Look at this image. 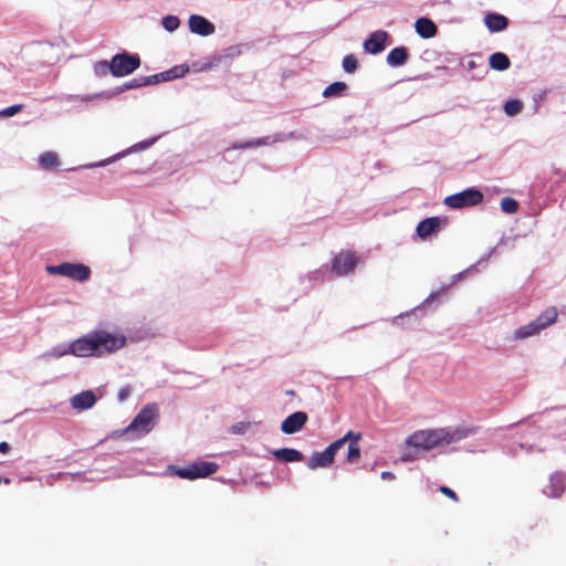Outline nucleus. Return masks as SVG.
Masks as SVG:
<instances>
[{
    "mask_svg": "<svg viewBox=\"0 0 566 566\" xmlns=\"http://www.w3.org/2000/svg\"><path fill=\"white\" fill-rule=\"evenodd\" d=\"M416 33L424 40L432 39L438 33L437 24L427 17H420L415 22Z\"/></svg>",
    "mask_w": 566,
    "mask_h": 566,
    "instance_id": "21",
    "label": "nucleus"
},
{
    "mask_svg": "<svg viewBox=\"0 0 566 566\" xmlns=\"http://www.w3.org/2000/svg\"><path fill=\"white\" fill-rule=\"evenodd\" d=\"M509 23V18L497 12H488L484 15V24L491 33L504 31Z\"/></svg>",
    "mask_w": 566,
    "mask_h": 566,
    "instance_id": "20",
    "label": "nucleus"
},
{
    "mask_svg": "<svg viewBox=\"0 0 566 566\" xmlns=\"http://www.w3.org/2000/svg\"><path fill=\"white\" fill-rule=\"evenodd\" d=\"M144 76H138V77H134L127 82H125L124 84L119 85V86H115L111 90H106V91H103L101 93H97V94H88V95H85L82 97V101L84 102H90V101H93L94 98H97V97H105V98H112L125 91H129V90H135V88H140V87H144L146 86L145 83H144Z\"/></svg>",
    "mask_w": 566,
    "mask_h": 566,
    "instance_id": "9",
    "label": "nucleus"
},
{
    "mask_svg": "<svg viewBox=\"0 0 566 566\" xmlns=\"http://www.w3.org/2000/svg\"><path fill=\"white\" fill-rule=\"evenodd\" d=\"M10 450H11V446L8 442H6V441L0 442V453L7 454L10 452Z\"/></svg>",
    "mask_w": 566,
    "mask_h": 566,
    "instance_id": "51",
    "label": "nucleus"
},
{
    "mask_svg": "<svg viewBox=\"0 0 566 566\" xmlns=\"http://www.w3.org/2000/svg\"><path fill=\"white\" fill-rule=\"evenodd\" d=\"M380 476L382 480H394L395 479V474L390 471L381 472Z\"/></svg>",
    "mask_w": 566,
    "mask_h": 566,
    "instance_id": "53",
    "label": "nucleus"
},
{
    "mask_svg": "<svg viewBox=\"0 0 566 566\" xmlns=\"http://www.w3.org/2000/svg\"><path fill=\"white\" fill-rule=\"evenodd\" d=\"M483 192L476 187H469L457 193L447 196L444 205L453 210L474 207L483 201Z\"/></svg>",
    "mask_w": 566,
    "mask_h": 566,
    "instance_id": "7",
    "label": "nucleus"
},
{
    "mask_svg": "<svg viewBox=\"0 0 566 566\" xmlns=\"http://www.w3.org/2000/svg\"><path fill=\"white\" fill-rule=\"evenodd\" d=\"M161 25L167 32L171 33L179 28L180 20L177 15L168 14L161 19Z\"/></svg>",
    "mask_w": 566,
    "mask_h": 566,
    "instance_id": "37",
    "label": "nucleus"
},
{
    "mask_svg": "<svg viewBox=\"0 0 566 566\" xmlns=\"http://www.w3.org/2000/svg\"><path fill=\"white\" fill-rule=\"evenodd\" d=\"M189 72V65L187 64H178L175 65L166 71H164V74L167 77V81H172L177 78L184 77Z\"/></svg>",
    "mask_w": 566,
    "mask_h": 566,
    "instance_id": "30",
    "label": "nucleus"
},
{
    "mask_svg": "<svg viewBox=\"0 0 566 566\" xmlns=\"http://www.w3.org/2000/svg\"><path fill=\"white\" fill-rule=\"evenodd\" d=\"M342 67L345 73L354 74L359 67L357 57L352 53L345 55L342 61Z\"/></svg>",
    "mask_w": 566,
    "mask_h": 566,
    "instance_id": "35",
    "label": "nucleus"
},
{
    "mask_svg": "<svg viewBox=\"0 0 566 566\" xmlns=\"http://www.w3.org/2000/svg\"><path fill=\"white\" fill-rule=\"evenodd\" d=\"M224 52H226V56H228V57H234L241 53L239 46H237V45H231V46L227 48Z\"/></svg>",
    "mask_w": 566,
    "mask_h": 566,
    "instance_id": "49",
    "label": "nucleus"
},
{
    "mask_svg": "<svg viewBox=\"0 0 566 566\" xmlns=\"http://www.w3.org/2000/svg\"><path fill=\"white\" fill-rule=\"evenodd\" d=\"M112 75L114 77H124L133 74L142 64L140 56L137 53H130L126 50L114 54L111 57Z\"/></svg>",
    "mask_w": 566,
    "mask_h": 566,
    "instance_id": "6",
    "label": "nucleus"
},
{
    "mask_svg": "<svg viewBox=\"0 0 566 566\" xmlns=\"http://www.w3.org/2000/svg\"><path fill=\"white\" fill-rule=\"evenodd\" d=\"M566 474L562 471H556L549 475V484L543 490V493L552 499L562 496L566 489Z\"/></svg>",
    "mask_w": 566,
    "mask_h": 566,
    "instance_id": "18",
    "label": "nucleus"
},
{
    "mask_svg": "<svg viewBox=\"0 0 566 566\" xmlns=\"http://www.w3.org/2000/svg\"><path fill=\"white\" fill-rule=\"evenodd\" d=\"M282 140H283V134L279 133V134H275L273 137L272 136H263V137H259V138L249 139L245 142H234L228 148H226V151L269 146L273 143L282 142Z\"/></svg>",
    "mask_w": 566,
    "mask_h": 566,
    "instance_id": "13",
    "label": "nucleus"
},
{
    "mask_svg": "<svg viewBox=\"0 0 566 566\" xmlns=\"http://www.w3.org/2000/svg\"><path fill=\"white\" fill-rule=\"evenodd\" d=\"M339 439L344 440V446L347 442L349 443L350 441H355V443H358V441L361 439V433L349 430Z\"/></svg>",
    "mask_w": 566,
    "mask_h": 566,
    "instance_id": "44",
    "label": "nucleus"
},
{
    "mask_svg": "<svg viewBox=\"0 0 566 566\" xmlns=\"http://www.w3.org/2000/svg\"><path fill=\"white\" fill-rule=\"evenodd\" d=\"M360 458V447L355 441H350L348 444L346 460L349 463L356 462Z\"/></svg>",
    "mask_w": 566,
    "mask_h": 566,
    "instance_id": "39",
    "label": "nucleus"
},
{
    "mask_svg": "<svg viewBox=\"0 0 566 566\" xmlns=\"http://www.w3.org/2000/svg\"><path fill=\"white\" fill-rule=\"evenodd\" d=\"M556 318V310L554 307L547 308L526 325L516 328L514 331L513 339H526L535 336L539 334L541 331L555 323Z\"/></svg>",
    "mask_w": 566,
    "mask_h": 566,
    "instance_id": "5",
    "label": "nucleus"
},
{
    "mask_svg": "<svg viewBox=\"0 0 566 566\" xmlns=\"http://www.w3.org/2000/svg\"><path fill=\"white\" fill-rule=\"evenodd\" d=\"M94 74L97 76V77H104L106 76L108 73L112 74V62L111 60L109 61H106V60H101V61H97L95 64H94Z\"/></svg>",
    "mask_w": 566,
    "mask_h": 566,
    "instance_id": "36",
    "label": "nucleus"
},
{
    "mask_svg": "<svg viewBox=\"0 0 566 566\" xmlns=\"http://www.w3.org/2000/svg\"><path fill=\"white\" fill-rule=\"evenodd\" d=\"M410 57L409 49L403 45L391 49L386 57V62L390 67L403 66Z\"/></svg>",
    "mask_w": 566,
    "mask_h": 566,
    "instance_id": "22",
    "label": "nucleus"
},
{
    "mask_svg": "<svg viewBox=\"0 0 566 566\" xmlns=\"http://www.w3.org/2000/svg\"><path fill=\"white\" fill-rule=\"evenodd\" d=\"M523 109V102L518 98H510L503 105V111L507 116H515Z\"/></svg>",
    "mask_w": 566,
    "mask_h": 566,
    "instance_id": "32",
    "label": "nucleus"
},
{
    "mask_svg": "<svg viewBox=\"0 0 566 566\" xmlns=\"http://www.w3.org/2000/svg\"><path fill=\"white\" fill-rule=\"evenodd\" d=\"M344 447V440H340V439H337L335 441H333L332 443H329L325 450L327 451V453L333 458V460L335 459V455L336 453Z\"/></svg>",
    "mask_w": 566,
    "mask_h": 566,
    "instance_id": "42",
    "label": "nucleus"
},
{
    "mask_svg": "<svg viewBox=\"0 0 566 566\" xmlns=\"http://www.w3.org/2000/svg\"><path fill=\"white\" fill-rule=\"evenodd\" d=\"M448 223L444 217H427L422 219L416 228V233L421 240L429 239L432 234L439 232V230Z\"/></svg>",
    "mask_w": 566,
    "mask_h": 566,
    "instance_id": "11",
    "label": "nucleus"
},
{
    "mask_svg": "<svg viewBox=\"0 0 566 566\" xmlns=\"http://www.w3.org/2000/svg\"><path fill=\"white\" fill-rule=\"evenodd\" d=\"M273 458L277 461L291 463V462H301L304 460V454L293 448H280L271 451Z\"/></svg>",
    "mask_w": 566,
    "mask_h": 566,
    "instance_id": "24",
    "label": "nucleus"
},
{
    "mask_svg": "<svg viewBox=\"0 0 566 566\" xmlns=\"http://www.w3.org/2000/svg\"><path fill=\"white\" fill-rule=\"evenodd\" d=\"M322 277V273L321 271H315V272H312L308 274V280L310 281H317Z\"/></svg>",
    "mask_w": 566,
    "mask_h": 566,
    "instance_id": "52",
    "label": "nucleus"
},
{
    "mask_svg": "<svg viewBox=\"0 0 566 566\" xmlns=\"http://www.w3.org/2000/svg\"><path fill=\"white\" fill-rule=\"evenodd\" d=\"M65 355H71V350L69 348V344L61 343L52 347L50 350L45 352L42 356L45 358L55 357L60 358Z\"/></svg>",
    "mask_w": 566,
    "mask_h": 566,
    "instance_id": "34",
    "label": "nucleus"
},
{
    "mask_svg": "<svg viewBox=\"0 0 566 566\" xmlns=\"http://www.w3.org/2000/svg\"><path fill=\"white\" fill-rule=\"evenodd\" d=\"M221 61L220 56H214L212 62L203 63L199 65V63H192V66L198 72H203L209 70L212 65H217Z\"/></svg>",
    "mask_w": 566,
    "mask_h": 566,
    "instance_id": "43",
    "label": "nucleus"
},
{
    "mask_svg": "<svg viewBox=\"0 0 566 566\" xmlns=\"http://www.w3.org/2000/svg\"><path fill=\"white\" fill-rule=\"evenodd\" d=\"M478 431L476 426L418 430L406 439L407 449L401 453L400 460L412 462L419 457L420 451H430L459 442Z\"/></svg>",
    "mask_w": 566,
    "mask_h": 566,
    "instance_id": "1",
    "label": "nucleus"
},
{
    "mask_svg": "<svg viewBox=\"0 0 566 566\" xmlns=\"http://www.w3.org/2000/svg\"><path fill=\"white\" fill-rule=\"evenodd\" d=\"M348 85L345 82L336 81L327 85L323 91V97L336 98L346 94Z\"/></svg>",
    "mask_w": 566,
    "mask_h": 566,
    "instance_id": "27",
    "label": "nucleus"
},
{
    "mask_svg": "<svg viewBox=\"0 0 566 566\" xmlns=\"http://www.w3.org/2000/svg\"><path fill=\"white\" fill-rule=\"evenodd\" d=\"M39 164L43 169L50 170L60 165V159L56 153L45 151L40 155Z\"/></svg>",
    "mask_w": 566,
    "mask_h": 566,
    "instance_id": "29",
    "label": "nucleus"
},
{
    "mask_svg": "<svg viewBox=\"0 0 566 566\" xmlns=\"http://www.w3.org/2000/svg\"><path fill=\"white\" fill-rule=\"evenodd\" d=\"M539 431L536 428L528 427L527 432L524 436V440L514 442V447H503V452L510 457H515L517 453V449L525 450L526 452H532L535 449V438L538 436Z\"/></svg>",
    "mask_w": 566,
    "mask_h": 566,
    "instance_id": "12",
    "label": "nucleus"
},
{
    "mask_svg": "<svg viewBox=\"0 0 566 566\" xmlns=\"http://www.w3.org/2000/svg\"><path fill=\"white\" fill-rule=\"evenodd\" d=\"M126 342L124 335L95 329L69 343V348L75 357H103L123 348Z\"/></svg>",
    "mask_w": 566,
    "mask_h": 566,
    "instance_id": "2",
    "label": "nucleus"
},
{
    "mask_svg": "<svg viewBox=\"0 0 566 566\" xmlns=\"http://www.w3.org/2000/svg\"><path fill=\"white\" fill-rule=\"evenodd\" d=\"M158 418L159 408L157 403H147L138 411L128 427L122 431L120 436L130 432L137 433L138 437L148 434L155 427Z\"/></svg>",
    "mask_w": 566,
    "mask_h": 566,
    "instance_id": "4",
    "label": "nucleus"
},
{
    "mask_svg": "<svg viewBox=\"0 0 566 566\" xmlns=\"http://www.w3.org/2000/svg\"><path fill=\"white\" fill-rule=\"evenodd\" d=\"M440 492H441L442 494H444L446 496H448L449 499H451V500H453V501H455V502L458 501V495H457V493H455L452 489H450L449 486L441 485V486H440Z\"/></svg>",
    "mask_w": 566,
    "mask_h": 566,
    "instance_id": "47",
    "label": "nucleus"
},
{
    "mask_svg": "<svg viewBox=\"0 0 566 566\" xmlns=\"http://www.w3.org/2000/svg\"><path fill=\"white\" fill-rule=\"evenodd\" d=\"M357 264V258L350 251L342 252L333 259V270L339 275L353 272Z\"/></svg>",
    "mask_w": 566,
    "mask_h": 566,
    "instance_id": "16",
    "label": "nucleus"
},
{
    "mask_svg": "<svg viewBox=\"0 0 566 566\" xmlns=\"http://www.w3.org/2000/svg\"><path fill=\"white\" fill-rule=\"evenodd\" d=\"M62 276L81 283L86 282L91 277V269L83 263L64 262Z\"/></svg>",
    "mask_w": 566,
    "mask_h": 566,
    "instance_id": "17",
    "label": "nucleus"
},
{
    "mask_svg": "<svg viewBox=\"0 0 566 566\" xmlns=\"http://www.w3.org/2000/svg\"><path fill=\"white\" fill-rule=\"evenodd\" d=\"M159 137H160V135L154 136L148 139L140 140L138 143H136L135 145L130 146L129 148H127L126 150L120 151L113 157H109L107 159H104V160H101L97 163H93L90 165L81 166V168L87 169V168H94V167H104L108 164L114 163L115 160H117L119 158L125 157L126 155H128L130 153L142 151V150H146V149L150 148L159 139Z\"/></svg>",
    "mask_w": 566,
    "mask_h": 566,
    "instance_id": "8",
    "label": "nucleus"
},
{
    "mask_svg": "<svg viewBox=\"0 0 566 566\" xmlns=\"http://www.w3.org/2000/svg\"><path fill=\"white\" fill-rule=\"evenodd\" d=\"M492 252H493V249H492V250H490V252H489V253H486L485 255L481 256V258L478 260V262H476V263H474V264L470 265L468 269H465V270L461 271L460 273L452 275L450 285H452V284L457 283L458 281H460V280L464 279V277H465L469 273H471V272H479L478 266H479L480 264L488 263V260H489V258H490V255H491V253H492Z\"/></svg>",
    "mask_w": 566,
    "mask_h": 566,
    "instance_id": "28",
    "label": "nucleus"
},
{
    "mask_svg": "<svg viewBox=\"0 0 566 566\" xmlns=\"http://www.w3.org/2000/svg\"><path fill=\"white\" fill-rule=\"evenodd\" d=\"M333 458L327 453V451L324 449L323 451L318 452L315 451L308 459L306 465L311 470H316L318 468H328L333 464Z\"/></svg>",
    "mask_w": 566,
    "mask_h": 566,
    "instance_id": "25",
    "label": "nucleus"
},
{
    "mask_svg": "<svg viewBox=\"0 0 566 566\" xmlns=\"http://www.w3.org/2000/svg\"><path fill=\"white\" fill-rule=\"evenodd\" d=\"M467 69H468L469 71H475V70H476V72H474V73L472 74V78L481 80V78H483V77H484V75L486 74V69H485V66H484L482 63L478 64V63H476L475 61H473V60H470V61L468 62V64H467Z\"/></svg>",
    "mask_w": 566,
    "mask_h": 566,
    "instance_id": "38",
    "label": "nucleus"
},
{
    "mask_svg": "<svg viewBox=\"0 0 566 566\" xmlns=\"http://www.w3.org/2000/svg\"><path fill=\"white\" fill-rule=\"evenodd\" d=\"M130 392H132V389H130V387H129V386L123 387V388L118 391V394H117V400H118L119 402L125 401V400L129 397Z\"/></svg>",
    "mask_w": 566,
    "mask_h": 566,
    "instance_id": "48",
    "label": "nucleus"
},
{
    "mask_svg": "<svg viewBox=\"0 0 566 566\" xmlns=\"http://www.w3.org/2000/svg\"><path fill=\"white\" fill-rule=\"evenodd\" d=\"M1 482H4L6 484H9L10 483V479H8V478L1 479L0 478V483Z\"/></svg>",
    "mask_w": 566,
    "mask_h": 566,
    "instance_id": "54",
    "label": "nucleus"
},
{
    "mask_svg": "<svg viewBox=\"0 0 566 566\" xmlns=\"http://www.w3.org/2000/svg\"><path fill=\"white\" fill-rule=\"evenodd\" d=\"M167 472L170 475L178 476V478H180L182 480L193 481L192 476H191V471H190L189 464H187L185 467H179V465H176V464H169L167 467Z\"/></svg>",
    "mask_w": 566,
    "mask_h": 566,
    "instance_id": "31",
    "label": "nucleus"
},
{
    "mask_svg": "<svg viewBox=\"0 0 566 566\" xmlns=\"http://www.w3.org/2000/svg\"><path fill=\"white\" fill-rule=\"evenodd\" d=\"M547 95V91L544 90V91H541L536 94L533 95V101H534V112L536 113L538 111V103L544 101L545 97Z\"/></svg>",
    "mask_w": 566,
    "mask_h": 566,
    "instance_id": "46",
    "label": "nucleus"
},
{
    "mask_svg": "<svg viewBox=\"0 0 566 566\" xmlns=\"http://www.w3.org/2000/svg\"><path fill=\"white\" fill-rule=\"evenodd\" d=\"M245 423L238 422L231 427V432L234 434H241L244 432Z\"/></svg>",
    "mask_w": 566,
    "mask_h": 566,
    "instance_id": "50",
    "label": "nucleus"
},
{
    "mask_svg": "<svg viewBox=\"0 0 566 566\" xmlns=\"http://www.w3.org/2000/svg\"><path fill=\"white\" fill-rule=\"evenodd\" d=\"M192 480L206 479L216 473L219 464L212 461L197 460L189 463Z\"/></svg>",
    "mask_w": 566,
    "mask_h": 566,
    "instance_id": "19",
    "label": "nucleus"
},
{
    "mask_svg": "<svg viewBox=\"0 0 566 566\" xmlns=\"http://www.w3.org/2000/svg\"><path fill=\"white\" fill-rule=\"evenodd\" d=\"M144 80H145L144 83L146 86L156 85V84H159L163 82H168L164 72L144 76Z\"/></svg>",
    "mask_w": 566,
    "mask_h": 566,
    "instance_id": "40",
    "label": "nucleus"
},
{
    "mask_svg": "<svg viewBox=\"0 0 566 566\" xmlns=\"http://www.w3.org/2000/svg\"><path fill=\"white\" fill-rule=\"evenodd\" d=\"M96 400L97 398L93 390H84L74 395L70 401L73 409L87 410L95 405Z\"/></svg>",
    "mask_w": 566,
    "mask_h": 566,
    "instance_id": "23",
    "label": "nucleus"
},
{
    "mask_svg": "<svg viewBox=\"0 0 566 566\" xmlns=\"http://www.w3.org/2000/svg\"><path fill=\"white\" fill-rule=\"evenodd\" d=\"M23 108L22 104H13L0 111V118L11 117L21 112Z\"/></svg>",
    "mask_w": 566,
    "mask_h": 566,
    "instance_id": "41",
    "label": "nucleus"
},
{
    "mask_svg": "<svg viewBox=\"0 0 566 566\" xmlns=\"http://www.w3.org/2000/svg\"><path fill=\"white\" fill-rule=\"evenodd\" d=\"M188 27L191 33L200 36H209L216 32L214 24L200 14H191L188 19Z\"/></svg>",
    "mask_w": 566,
    "mask_h": 566,
    "instance_id": "14",
    "label": "nucleus"
},
{
    "mask_svg": "<svg viewBox=\"0 0 566 566\" xmlns=\"http://www.w3.org/2000/svg\"><path fill=\"white\" fill-rule=\"evenodd\" d=\"M390 39V34L385 30L371 32L363 42V49L366 53L377 55L381 53Z\"/></svg>",
    "mask_w": 566,
    "mask_h": 566,
    "instance_id": "10",
    "label": "nucleus"
},
{
    "mask_svg": "<svg viewBox=\"0 0 566 566\" xmlns=\"http://www.w3.org/2000/svg\"><path fill=\"white\" fill-rule=\"evenodd\" d=\"M489 65L494 71L503 72L510 69L511 60L503 52H494L489 56Z\"/></svg>",
    "mask_w": 566,
    "mask_h": 566,
    "instance_id": "26",
    "label": "nucleus"
},
{
    "mask_svg": "<svg viewBox=\"0 0 566 566\" xmlns=\"http://www.w3.org/2000/svg\"><path fill=\"white\" fill-rule=\"evenodd\" d=\"M448 286L443 285L440 290L431 292L426 300L410 311L400 313L391 318L392 324L400 325L405 328L416 329L420 324V319L433 313L441 304L439 297L447 291Z\"/></svg>",
    "mask_w": 566,
    "mask_h": 566,
    "instance_id": "3",
    "label": "nucleus"
},
{
    "mask_svg": "<svg viewBox=\"0 0 566 566\" xmlns=\"http://www.w3.org/2000/svg\"><path fill=\"white\" fill-rule=\"evenodd\" d=\"M308 420L305 411H294L289 415L281 423V431L285 434H294L302 430Z\"/></svg>",
    "mask_w": 566,
    "mask_h": 566,
    "instance_id": "15",
    "label": "nucleus"
},
{
    "mask_svg": "<svg viewBox=\"0 0 566 566\" xmlns=\"http://www.w3.org/2000/svg\"><path fill=\"white\" fill-rule=\"evenodd\" d=\"M500 208L502 212L506 214H514L517 212L520 208V203L516 199L512 197H504L501 199Z\"/></svg>",
    "mask_w": 566,
    "mask_h": 566,
    "instance_id": "33",
    "label": "nucleus"
},
{
    "mask_svg": "<svg viewBox=\"0 0 566 566\" xmlns=\"http://www.w3.org/2000/svg\"><path fill=\"white\" fill-rule=\"evenodd\" d=\"M63 266H64V262H62V263H60V264L46 265L45 271H46L49 274H59V275H62V274H63Z\"/></svg>",
    "mask_w": 566,
    "mask_h": 566,
    "instance_id": "45",
    "label": "nucleus"
}]
</instances>
